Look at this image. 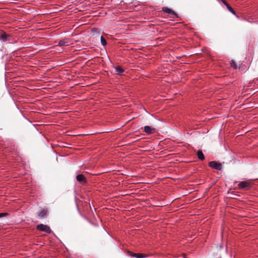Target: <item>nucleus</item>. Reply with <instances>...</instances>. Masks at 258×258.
<instances>
[{"instance_id": "nucleus-20", "label": "nucleus", "mask_w": 258, "mask_h": 258, "mask_svg": "<svg viewBox=\"0 0 258 258\" xmlns=\"http://www.w3.org/2000/svg\"><path fill=\"white\" fill-rule=\"evenodd\" d=\"M148 139H149V138L146 137V142H148V141H147V140Z\"/></svg>"}, {"instance_id": "nucleus-1", "label": "nucleus", "mask_w": 258, "mask_h": 258, "mask_svg": "<svg viewBox=\"0 0 258 258\" xmlns=\"http://www.w3.org/2000/svg\"><path fill=\"white\" fill-rule=\"evenodd\" d=\"M146 119L148 120V125H146V136L156 133L157 129L154 126V122L156 121V119L152 115L148 113V116L146 115Z\"/></svg>"}, {"instance_id": "nucleus-17", "label": "nucleus", "mask_w": 258, "mask_h": 258, "mask_svg": "<svg viewBox=\"0 0 258 258\" xmlns=\"http://www.w3.org/2000/svg\"><path fill=\"white\" fill-rule=\"evenodd\" d=\"M150 27V25H146V27ZM147 30L149 31H151V32H154V30H148L147 29V28H146V34L148 33V32H147Z\"/></svg>"}, {"instance_id": "nucleus-18", "label": "nucleus", "mask_w": 258, "mask_h": 258, "mask_svg": "<svg viewBox=\"0 0 258 258\" xmlns=\"http://www.w3.org/2000/svg\"><path fill=\"white\" fill-rule=\"evenodd\" d=\"M148 167H150V166H146V172H149V170H150V168H147ZM148 174L147 173H146V175Z\"/></svg>"}, {"instance_id": "nucleus-4", "label": "nucleus", "mask_w": 258, "mask_h": 258, "mask_svg": "<svg viewBox=\"0 0 258 258\" xmlns=\"http://www.w3.org/2000/svg\"><path fill=\"white\" fill-rule=\"evenodd\" d=\"M210 167L218 170H222V164L216 161H211L209 163Z\"/></svg>"}, {"instance_id": "nucleus-8", "label": "nucleus", "mask_w": 258, "mask_h": 258, "mask_svg": "<svg viewBox=\"0 0 258 258\" xmlns=\"http://www.w3.org/2000/svg\"><path fill=\"white\" fill-rule=\"evenodd\" d=\"M221 2L226 6L227 9L233 14L236 15L235 11L231 8V7L225 1L221 0Z\"/></svg>"}, {"instance_id": "nucleus-15", "label": "nucleus", "mask_w": 258, "mask_h": 258, "mask_svg": "<svg viewBox=\"0 0 258 258\" xmlns=\"http://www.w3.org/2000/svg\"><path fill=\"white\" fill-rule=\"evenodd\" d=\"M100 39L102 45L103 46H105L107 44L105 39L103 37V36H102L100 38Z\"/></svg>"}, {"instance_id": "nucleus-5", "label": "nucleus", "mask_w": 258, "mask_h": 258, "mask_svg": "<svg viewBox=\"0 0 258 258\" xmlns=\"http://www.w3.org/2000/svg\"><path fill=\"white\" fill-rule=\"evenodd\" d=\"M10 35L6 34L4 31L0 30V40L6 42L9 40Z\"/></svg>"}, {"instance_id": "nucleus-10", "label": "nucleus", "mask_w": 258, "mask_h": 258, "mask_svg": "<svg viewBox=\"0 0 258 258\" xmlns=\"http://www.w3.org/2000/svg\"><path fill=\"white\" fill-rule=\"evenodd\" d=\"M123 72V69L120 66H117L115 68V72L117 75H121Z\"/></svg>"}, {"instance_id": "nucleus-16", "label": "nucleus", "mask_w": 258, "mask_h": 258, "mask_svg": "<svg viewBox=\"0 0 258 258\" xmlns=\"http://www.w3.org/2000/svg\"><path fill=\"white\" fill-rule=\"evenodd\" d=\"M8 215L9 214L8 213H0V218L6 216Z\"/></svg>"}, {"instance_id": "nucleus-22", "label": "nucleus", "mask_w": 258, "mask_h": 258, "mask_svg": "<svg viewBox=\"0 0 258 258\" xmlns=\"http://www.w3.org/2000/svg\"><path fill=\"white\" fill-rule=\"evenodd\" d=\"M144 131L145 132V126L144 128Z\"/></svg>"}, {"instance_id": "nucleus-14", "label": "nucleus", "mask_w": 258, "mask_h": 258, "mask_svg": "<svg viewBox=\"0 0 258 258\" xmlns=\"http://www.w3.org/2000/svg\"><path fill=\"white\" fill-rule=\"evenodd\" d=\"M230 65L232 68H233L234 69H236L237 68L236 63L235 61L233 60H232L230 62Z\"/></svg>"}, {"instance_id": "nucleus-13", "label": "nucleus", "mask_w": 258, "mask_h": 258, "mask_svg": "<svg viewBox=\"0 0 258 258\" xmlns=\"http://www.w3.org/2000/svg\"><path fill=\"white\" fill-rule=\"evenodd\" d=\"M46 213L47 211L45 210H43L39 213V214H38V216L40 218H43L46 216Z\"/></svg>"}, {"instance_id": "nucleus-19", "label": "nucleus", "mask_w": 258, "mask_h": 258, "mask_svg": "<svg viewBox=\"0 0 258 258\" xmlns=\"http://www.w3.org/2000/svg\"><path fill=\"white\" fill-rule=\"evenodd\" d=\"M154 157L153 156H147V155H146V161H147V159L148 158H149V159H152V157Z\"/></svg>"}, {"instance_id": "nucleus-21", "label": "nucleus", "mask_w": 258, "mask_h": 258, "mask_svg": "<svg viewBox=\"0 0 258 258\" xmlns=\"http://www.w3.org/2000/svg\"><path fill=\"white\" fill-rule=\"evenodd\" d=\"M150 150H151V149H149V150H147V149H146V151H150Z\"/></svg>"}, {"instance_id": "nucleus-2", "label": "nucleus", "mask_w": 258, "mask_h": 258, "mask_svg": "<svg viewBox=\"0 0 258 258\" xmlns=\"http://www.w3.org/2000/svg\"><path fill=\"white\" fill-rule=\"evenodd\" d=\"M251 186L250 181H241L238 184L239 189L243 190H248Z\"/></svg>"}, {"instance_id": "nucleus-9", "label": "nucleus", "mask_w": 258, "mask_h": 258, "mask_svg": "<svg viewBox=\"0 0 258 258\" xmlns=\"http://www.w3.org/2000/svg\"><path fill=\"white\" fill-rule=\"evenodd\" d=\"M69 45V40L68 39L60 40L58 42V45L60 46H68Z\"/></svg>"}, {"instance_id": "nucleus-11", "label": "nucleus", "mask_w": 258, "mask_h": 258, "mask_svg": "<svg viewBox=\"0 0 258 258\" xmlns=\"http://www.w3.org/2000/svg\"><path fill=\"white\" fill-rule=\"evenodd\" d=\"M130 255L134 256V257H136V258H143L145 256L143 253H133L132 252H130Z\"/></svg>"}, {"instance_id": "nucleus-6", "label": "nucleus", "mask_w": 258, "mask_h": 258, "mask_svg": "<svg viewBox=\"0 0 258 258\" xmlns=\"http://www.w3.org/2000/svg\"><path fill=\"white\" fill-rule=\"evenodd\" d=\"M162 11L165 13L171 14L172 18L178 17L177 15L175 12L167 7H163Z\"/></svg>"}, {"instance_id": "nucleus-7", "label": "nucleus", "mask_w": 258, "mask_h": 258, "mask_svg": "<svg viewBox=\"0 0 258 258\" xmlns=\"http://www.w3.org/2000/svg\"><path fill=\"white\" fill-rule=\"evenodd\" d=\"M77 180L82 184H85L87 182L86 178L83 174H80L76 176Z\"/></svg>"}, {"instance_id": "nucleus-3", "label": "nucleus", "mask_w": 258, "mask_h": 258, "mask_svg": "<svg viewBox=\"0 0 258 258\" xmlns=\"http://www.w3.org/2000/svg\"><path fill=\"white\" fill-rule=\"evenodd\" d=\"M36 229L38 230L45 232L47 233H50L51 232V230L48 226L42 224L38 225L36 226Z\"/></svg>"}, {"instance_id": "nucleus-12", "label": "nucleus", "mask_w": 258, "mask_h": 258, "mask_svg": "<svg viewBox=\"0 0 258 258\" xmlns=\"http://www.w3.org/2000/svg\"><path fill=\"white\" fill-rule=\"evenodd\" d=\"M197 156L198 157V158L201 160H203L205 159L204 155L203 154L201 150H199L197 152Z\"/></svg>"}]
</instances>
